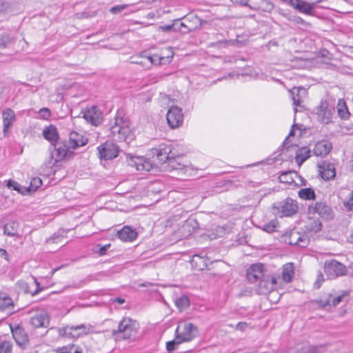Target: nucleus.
Listing matches in <instances>:
<instances>
[{
	"instance_id": "obj_12",
	"label": "nucleus",
	"mask_w": 353,
	"mask_h": 353,
	"mask_svg": "<svg viewBox=\"0 0 353 353\" xmlns=\"http://www.w3.org/2000/svg\"><path fill=\"white\" fill-rule=\"evenodd\" d=\"M172 57H159L157 55L154 56H143L141 55L137 61H132V63H134L141 66L149 68L153 64L163 65L171 61Z\"/></svg>"
},
{
	"instance_id": "obj_54",
	"label": "nucleus",
	"mask_w": 353,
	"mask_h": 353,
	"mask_svg": "<svg viewBox=\"0 0 353 353\" xmlns=\"http://www.w3.org/2000/svg\"><path fill=\"white\" fill-rule=\"evenodd\" d=\"M343 205L347 210L353 211V190L349 198L343 201Z\"/></svg>"
},
{
	"instance_id": "obj_21",
	"label": "nucleus",
	"mask_w": 353,
	"mask_h": 353,
	"mask_svg": "<svg viewBox=\"0 0 353 353\" xmlns=\"http://www.w3.org/2000/svg\"><path fill=\"white\" fill-rule=\"evenodd\" d=\"M290 92L293 101V105H294V111L296 113L298 111L297 107H303L302 103L307 95V90L303 87H294L290 90Z\"/></svg>"
},
{
	"instance_id": "obj_7",
	"label": "nucleus",
	"mask_w": 353,
	"mask_h": 353,
	"mask_svg": "<svg viewBox=\"0 0 353 353\" xmlns=\"http://www.w3.org/2000/svg\"><path fill=\"white\" fill-rule=\"evenodd\" d=\"M309 214H318L323 219L329 221L334 218V212L332 208L325 201H316L308 207Z\"/></svg>"
},
{
	"instance_id": "obj_33",
	"label": "nucleus",
	"mask_w": 353,
	"mask_h": 353,
	"mask_svg": "<svg viewBox=\"0 0 353 353\" xmlns=\"http://www.w3.org/2000/svg\"><path fill=\"white\" fill-rule=\"evenodd\" d=\"M11 307H14L12 299L5 293H0V310L3 311Z\"/></svg>"
},
{
	"instance_id": "obj_26",
	"label": "nucleus",
	"mask_w": 353,
	"mask_h": 353,
	"mask_svg": "<svg viewBox=\"0 0 353 353\" xmlns=\"http://www.w3.org/2000/svg\"><path fill=\"white\" fill-rule=\"evenodd\" d=\"M2 119L3 125V133L8 132L9 128L13 125L16 121V114L11 108H7L2 110Z\"/></svg>"
},
{
	"instance_id": "obj_49",
	"label": "nucleus",
	"mask_w": 353,
	"mask_h": 353,
	"mask_svg": "<svg viewBox=\"0 0 353 353\" xmlns=\"http://www.w3.org/2000/svg\"><path fill=\"white\" fill-rule=\"evenodd\" d=\"M182 342L179 339H176V335L175 334V339L172 341H168L166 343V350L168 352H171L176 349L177 345L181 344Z\"/></svg>"
},
{
	"instance_id": "obj_35",
	"label": "nucleus",
	"mask_w": 353,
	"mask_h": 353,
	"mask_svg": "<svg viewBox=\"0 0 353 353\" xmlns=\"http://www.w3.org/2000/svg\"><path fill=\"white\" fill-rule=\"evenodd\" d=\"M192 267H195L196 269L201 270L208 266L206 259L200 255H194L192 260L190 261Z\"/></svg>"
},
{
	"instance_id": "obj_19",
	"label": "nucleus",
	"mask_w": 353,
	"mask_h": 353,
	"mask_svg": "<svg viewBox=\"0 0 353 353\" xmlns=\"http://www.w3.org/2000/svg\"><path fill=\"white\" fill-rule=\"evenodd\" d=\"M318 168L320 175L325 181L334 179L336 170L332 163L327 160H323L318 164Z\"/></svg>"
},
{
	"instance_id": "obj_63",
	"label": "nucleus",
	"mask_w": 353,
	"mask_h": 353,
	"mask_svg": "<svg viewBox=\"0 0 353 353\" xmlns=\"http://www.w3.org/2000/svg\"><path fill=\"white\" fill-rule=\"evenodd\" d=\"M279 13L281 16H283V17H284L285 18H286L288 21H289V17H291V16H292V14H290V12H287V11H285V10H281H281H279Z\"/></svg>"
},
{
	"instance_id": "obj_37",
	"label": "nucleus",
	"mask_w": 353,
	"mask_h": 353,
	"mask_svg": "<svg viewBox=\"0 0 353 353\" xmlns=\"http://www.w3.org/2000/svg\"><path fill=\"white\" fill-rule=\"evenodd\" d=\"M299 196L305 200L315 199L316 194L311 188H301L299 191Z\"/></svg>"
},
{
	"instance_id": "obj_52",
	"label": "nucleus",
	"mask_w": 353,
	"mask_h": 353,
	"mask_svg": "<svg viewBox=\"0 0 353 353\" xmlns=\"http://www.w3.org/2000/svg\"><path fill=\"white\" fill-rule=\"evenodd\" d=\"M276 223L274 221H271L269 223H267L263 225L262 229L263 230L268 232L272 233L276 230Z\"/></svg>"
},
{
	"instance_id": "obj_1",
	"label": "nucleus",
	"mask_w": 353,
	"mask_h": 353,
	"mask_svg": "<svg viewBox=\"0 0 353 353\" xmlns=\"http://www.w3.org/2000/svg\"><path fill=\"white\" fill-rule=\"evenodd\" d=\"M152 154L153 157L156 156L159 163L165 164V168L169 171L186 172L187 166L177 161L176 159L179 157L173 152L171 144L161 143L158 148L152 149Z\"/></svg>"
},
{
	"instance_id": "obj_45",
	"label": "nucleus",
	"mask_w": 353,
	"mask_h": 353,
	"mask_svg": "<svg viewBox=\"0 0 353 353\" xmlns=\"http://www.w3.org/2000/svg\"><path fill=\"white\" fill-rule=\"evenodd\" d=\"M292 174H295V172L292 171H286L282 172L279 176V181L284 183H292L294 181V179L292 176Z\"/></svg>"
},
{
	"instance_id": "obj_8",
	"label": "nucleus",
	"mask_w": 353,
	"mask_h": 353,
	"mask_svg": "<svg viewBox=\"0 0 353 353\" xmlns=\"http://www.w3.org/2000/svg\"><path fill=\"white\" fill-rule=\"evenodd\" d=\"M285 152H292L295 154L296 162L300 167L310 157V150L307 147H299L296 144L286 146L282 149V153L279 154L283 155Z\"/></svg>"
},
{
	"instance_id": "obj_17",
	"label": "nucleus",
	"mask_w": 353,
	"mask_h": 353,
	"mask_svg": "<svg viewBox=\"0 0 353 353\" xmlns=\"http://www.w3.org/2000/svg\"><path fill=\"white\" fill-rule=\"evenodd\" d=\"M83 117L90 124L94 126L100 125L103 120V113L97 106H92L83 112Z\"/></svg>"
},
{
	"instance_id": "obj_15",
	"label": "nucleus",
	"mask_w": 353,
	"mask_h": 353,
	"mask_svg": "<svg viewBox=\"0 0 353 353\" xmlns=\"http://www.w3.org/2000/svg\"><path fill=\"white\" fill-rule=\"evenodd\" d=\"M91 326L81 324L79 325H67L63 328L61 334L72 338H79L90 333Z\"/></svg>"
},
{
	"instance_id": "obj_48",
	"label": "nucleus",
	"mask_w": 353,
	"mask_h": 353,
	"mask_svg": "<svg viewBox=\"0 0 353 353\" xmlns=\"http://www.w3.org/2000/svg\"><path fill=\"white\" fill-rule=\"evenodd\" d=\"M12 344L10 341L0 342V353H12Z\"/></svg>"
},
{
	"instance_id": "obj_40",
	"label": "nucleus",
	"mask_w": 353,
	"mask_h": 353,
	"mask_svg": "<svg viewBox=\"0 0 353 353\" xmlns=\"http://www.w3.org/2000/svg\"><path fill=\"white\" fill-rule=\"evenodd\" d=\"M338 114L342 119H347L350 115L347 107L344 101H339L338 103Z\"/></svg>"
},
{
	"instance_id": "obj_50",
	"label": "nucleus",
	"mask_w": 353,
	"mask_h": 353,
	"mask_svg": "<svg viewBox=\"0 0 353 353\" xmlns=\"http://www.w3.org/2000/svg\"><path fill=\"white\" fill-rule=\"evenodd\" d=\"M331 298L332 295L331 294H328V296L325 299L321 298L319 299L315 300V302L321 307V308H326L327 306H331Z\"/></svg>"
},
{
	"instance_id": "obj_3",
	"label": "nucleus",
	"mask_w": 353,
	"mask_h": 353,
	"mask_svg": "<svg viewBox=\"0 0 353 353\" xmlns=\"http://www.w3.org/2000/svg\"><path fill=\"white\" fill-rule=\"evenodd\" d=\"M274 213L279 217L292 216L298 212V205L296 200L288 197L272 205Z\"/></svg>"
},
{
	"instance_id": "obj_4",
	"label": "nucleus",
	"mask_w": 353,
	"mask_h": 353,
	"mask_svg": "<svg viewBox=\"0 0 353 353\" xmlns=\"http://www.w3.org/2000/svg\"><path fill=\"white\" fill-rule=\"evenodd\" d=\"M51 146L50 159L54 161L53 165L65 159H70L74 154L67 140L58 141L57 143L52 144Z\"/></svg>"
},
{
	"instance_id": "obj_41",
	"label": "nucleus",
	"mask_w": 353,
	"mask_h": 353,
	"mask_svg": "<svg viewBox=\"0 0 353 353\" xmlns=\"http://www.w3.org/2000/svg\"><path fill=\"white\" fill-rule=\"evenodd\" d=\"M176 306L180 310H183L190 306V301L187 296L182 295L175 300Z\"/></svg>"
},
{
	"instance_id": "obj_62",
	"label": "nucleus",
	"mask_w": 353,
	"mask_h": 353,
	"mask_svg": "<svg viewBox=\"0 0 353 353\" xmlns=\"http://www.w3.org/2000/svg\"><path fill=\"white\" fill-rule=\"evenodd\" d=\"M322 277H323V275L321 274L318 276L317 280L314 283V285L315 288H316V289L320 288V287H321V281H323Z\"/></svg>"
},
{
	"instance_id": "obj_46",
	"label": "nucleus",
	"mask_w": 353,
	"mask_h": 353,
	"mask_svg": "<svg viewBox=\"0 0 353 353\" xmlns=\"http://www.w3.org/2000/svg\"><path fill=\"white\" fill-rule=\"evenodd\" d=\"M111 244L108 243L104 245H101V244H97L93 249L94 253L98 254L99 256H104L106 254L108 250L110 248Z\"/></svg>"
},
{
	"instance_id": "obj_25",
	"label": "nucleus",
	"mask_w": 353,
	"mask_h": 353,
	"mask_svg": "<svg viewBox=\"0 0 353 353\" xmlns=\"http://www.w3.org/2000/svg\"><path fill=\"white\" fill-rule=\"evenodd\" d=\"M248 3L247 7L251 9L267 12H270L274 8L273 3L270 0H248Z\"/></svg>"
},
{
	"instance_id": "obj_34",
	"label": "nucleus",
	"mask_w": 353,
	"mask_h": 353,
	"mask_svg": "<svg viewBox=\"0 0 353 353\" xmlns=\"http://www.w3.org/2000/svg\"><path fill=\"white\" fill-rule=\"evenodd\" d=\"M7 187L12 190L17 191L18 193H20L23 195L26 194L28 193V188H26V187H23L18 182L13 179H9L7 181Z\"/></svg>"
},
{
	"instance_id": "obj_13",
	"label": "nucleus",
	"mask_w": 353,
	"mask_h": 353,
	"mask_svg": "<svg viewBox=\"0 0 353 353\" xmlns=\"http://www.w3.org/2000/svg\"><path fill=\"white\" fill-rule=\"evenodd\" d=\"M133 325L130 318H123L119 323L118 329L112 331V336L120 335L123 339H128L133 332Z\"/></svg>"
},
{
	"instance_id": "obj_5",
	"label": "nucleus",
	"mask_w": 353,
	"mask_h": 353,
	"mask_svg": "<svg viewBox=\"0 0 353 353\" xmlns=\"http://www.w3.org/2000/svg\"><path fill=\"white\" fill-rule=\"evenodd\" d=\"M175 334L182 343L188 342L198 335V328L192 323H183L177 326Z\"/></svg>"
},
{
	"instance_id": "obj_39",
	"label": "nucleus",
	"mask_w": 353,
	"mask_h": 353,
	"mask_svg": "<svg viewBox=\"0 0 353 353\" xmlns=\"http://www.w3.org/2000/svg\"><path fill=\"white\" fill-rule=\"evenodd\" d=\"M57 352L58 353H83L81 347L74 344L59 347Z\"/></svg>"
},
{
	"instance_id": "obj_55",
	"label": "nucleus",
	"mask_w": 353,
	"mask_h": 353,
	"mask_svg": "<svg viewBox=\"0 0 353 353\" xmlns=\"http://www.w3.org/2000/svg\"><path fill=\"white\" fill-rule=\"evenodd\" d=\"M322 229V223L319 221H314L312 223L310 230L315 232L321 231Z\"/></svg>"
},
{
	"instance_id": "obj_60",
	"label": "nucleus",
	"mask_w": 353,
	"mask_h": 353,
	"mask_svg": "<svg viewBox=\"0 0 353 353\" xmlns=\"http://www.w3.org/2000/svg\"><path fill=\"white\" fill-rule=\"evenodd\" d=\"M0 256L3 257L5 260H6L8 262L10 261L9 255L6 250L0 248Z\"/></svg>"
},
{
	"instance_id": "obj_11",
	"label": "nucleus",
	"mask_w": 353,
	"mask_h": 353,
	"mask_svg": "<svg viewBox=\"0 0 353 353\" xmlns=\"http://www.w3.org/2000/svg\"><path fill=\"white\" fill-rule=\"evenodd\" d=\"M99 157L101 159L110 160L116 158L119 154V147L112 141H105L97 148Z\"/></svg>"
},
{
	"instance_id": "obj_42",
	"label": "nucleus",
	"mask_w": 353,
	"mask_h": 353,
	"mask_svg": "<svg viewBox=\"0 0 353 353\" xmlns=\"http://www.w3.org/2000/svg\"><path fill=\"white\" fill-rule=\"evenodd\" d=\"M65 236L64 230H59L54 232L50 237L46 239V243H57L61 241V239Z\"/></svg>"
},
{
	"instance_id": "obj_23",
	"label": "nucleus",
	"mask_w": 353,
	"mask_h": 353,
	"mask_svg": "<svg viewBox=\"0 0 353 353\" xmlns=\"http://www.w3.org/2000/svg\"><path fill=\"white\" fill-rule=\"evenodd\" d=\"M30 323L34 327H47L50 324V317L47 312L42 310L37 312L30 319Z\"/></svg>"
},
{
	"instance_id": "obj_57",
	"label": "nucleus",
	"mask_w": 353,
	"mask_h": 353,
	"mask_svg": "<svg viewBox=\"0 0 353 353\" xmlns=\"http://www.w3.org/2000/svg\"><path fill=\"white\" fill-rule=\"evenodd\" d=\"M229 43H230V41H228L227 39H224V40H221V41H219L214 42L212 45L214 47H216V48H221L227 47L229 45Z\"/></svg>"
},
{
	"instance_id": "obj_51",
	"label": "nucleus",
	"mask_w": 353,
	"mask_h": 353,
	"mask_svg": "<svg viewBox=\"0 0 353 353\" xmlns=\"http://www.w3.org/2000/svg\"><path fill=\"white\" fill-rule=\"evenodd\" d=\"M289 21L294 22L296 24H301L305 28L310 26V23L305 21L303 18H301L299 16L292 15L291 17H289Z\"/></svg>"
},
{
	"instance_id": "obj_20",
	"label": "nucleus",
	"mask_w": 353,
	"mask_h": 353,
	"mask_svg": "<svg viewBox=\"0 0 353 353\" xmlns=\"http://www.w3.org/2000/svg\"><path fill=\"white\" fill-rule=\"evenodd\" d=\"M264 276L263 265L261 263L253 264L247 270V279L252 283L258 282Z\"/></svg>"
},
{
	"instance_id": "obj_53",
	"label": "nucleus",
	"mask_w": 353,
	"mask_h": 353,
	"mask_svg": "<svg viewBox=\"0 0 353 353\" xmlns=\"http://www.w3.org/2000/svg\"><path fill=\"white\" fill-rule=\"evenodd\" d=\"M39 117L42 119H48L51 116V111L48 108H42L39 111Z\"/></svg>"
},
{
	"instance_id": "obj_29",
	"label": "nucleus",
	"mask_w": 353,
	"mask_h": 353,
	"mask_svg": "<svg viewBox=\"0 0 353 353\" xmlns=\"http://www.w3.org/2000/svg\"><path fill=\"white\" fill-rule=\"evenodd\" d=\"M43 136L51 145L57 143L59 139L58 130L54 125L46 127L43 130Z\"/></svg>"
},
{
	"instance_id": "obj_47",
	"label": "nucleus",
	"mask_w": 353,
	"mask_h": 353,
	"mask_svg": "<svg viewBox=\"0 0 353 353\" xmlns=\"http://www.w3.org/2000/svg\"><path fill=\"white\" fill-rule=\"evenodd\" d=\"M42 185L41 179L39 177L32 179L28 188V192L30 191H36Z\"/></svg>"
},
{
	"instance_id": "obj_59",
	"label": "nucleus",
	"mask_w": 353,
	"mask_h": 353,
	"mask_svg": "<svg viewBox=\"0 0 353 353\" xmlns=\"http://www.w3.org/2000/svg\"><path fill=\"white\" fill-rule=\"evenodd\" d=\"M295 128L298 129L299 128H298L297 124L294 123V124L292 125V128H291V130H290V133H289L288 136L285 138V141H283V144L281 145V148H283V149L286 148L285 145V144H286V141H288V139L289 137H293V136H294V129H295Z\"/></svg>"
},
{
	"instance_id": "obj_36",
	"label": "nucleus",
	"mask_w": 353,
	"mask_h": 353,
	"mask_svg": "<svg viewBox=\"0 0 353 353\" xmlns=\"http://www.w3.org/2000/svg\"><path fill=\"white\" fill-rule=\"evenodd\" d=\"M14 37L10 34L3 33L0 36V50L9 48L14 43Z\"/></svg>"
},
{
	"instance_id": "obj_64",
	"label": "nucleus",
	"mask_w": 353,
	"mask_h": 353,
	"mask_svg": "<svg viewBox=\"0 0 353 353\" xmlns=\"http://www.w3.org/2000/svg\"><path fill=\"white\" fill-rule=\"evenodd\" d=\"M266 277L268 279H270L271 282H272V290L274 289V285L276 284V278L272 276H270V275H268V274H265Z\"/></svg>"
},
{
	"instance_id": "obj_31",
	"label": "nucleus",
	"mask_w": 353,
	"mask_h": 353,
	"mask_svg": "<svg viewBox=\"0 0 353 353\" xmlns=\"http://www.w3.org/2000/svg\"><path fill=\"white\" fill-rule=\"evenodd\" d=\"M19 223L15 221H10L3 226L4 234L10 236L18 235Z\"/></svg>"
},
{
	"instance_id": "obj_14",
	"label": "nucleus",
	"mask_w": 353,
	"mask_h": 353,
	"mask_svg": "<svg viewBox=\"0 0 353 353\" xmlns=\"http://www.w3.org/2000/svg\"><path fill=\"white\" fill-rule=\"evenodd\" d=\"M126 162L129 166L136 168L137 170L149 171L152 168V163L143 157L126 154Z\"/></svg>"
},
{
	"instance_id": "obj_43",
	"label": "nucleus",
	"mask_w": 353,
	"mask_h": 353,
	"mask_svg": "<svg viewBox=\"0 0 353 353\" xmlns=\"http://www.w3.org/2000/svg\"><path fill=\"white\" fill-rule=\"evenodd\" d=\"M325 350L324 345L312 346L310 348H302L296 352V353H323Z\"/></svg>"
},
{
	"instance_id": "obj_24",
	"label": "nucleus",
	"mask_w": 353,
	"mask_h": 353,
	"mask_svg": "<svg viewBox=\"0 0 353 353\" xmlns=\"http://www.w3.org/2000/svg\"><path fill=\"white\" fill-rule=\"evenodd\" d=\"M88 139L75 131L71 132L69 134V139L67 140L68 145L72 150L77 149L79 147L84 146L88 143Z\"/></svg>"
},
{
	"instance_id": "obj_2",
	"label": "nucleus",
	"mask_w": 353,
	"mask_h": 353,
	"mask_svg": "<svg viewBox=\"0 0 353 353\" xmlns=\"http://www.w3.org/2000/svg\"><path fill=\"white\" fill-rule=\"evenodd\" d=\"M110 136L117 141H126L132 136L128 119L117 114L114 123L110 128Z\"/></svg>"
},
{
	"instance_id": "obj_22",
	"label": "nucleus",
	"mask_w": 353,
	"mask_h": 353,
	"mask_svg": "<svg viewBox=\"0 0 353 353\" xmlns=\"http://www.w3.org/2000/svg\"><path fill=\"white\" fill-rule=\"evenodd\" d=\"M117 236L123 242H132L137 238L138 232L135 228L129 225H124L117 231Z\"/></svg>"
},
{
	"instance_id": "obj_44",
	"label": "nucleus",
	"mask_w": 353,
	"mask_h": 353,
	"mask_svg": "<svg viewBox=\"0 0 353 353\" xmlns=\"http://www.w3.org/2000/svg\"><path fill=\"white\" fill-rule=\"evenodd\" d=\"M350 292L347 290L343 291L341 295H339L331 299V306L336 307L342 301H347Z\"/></svg>"
},
{
	"instance_id": "obj_27",
	"label": "nucleus",
	"mask_w": 353,
	"mask_h": 353,
	"mask_svg": "<svg viewBox=\"0 0 353 353\" xmlns=\"http://www.w3.org/2000/svg\"><path fill=\"white\" fill-rule=\"evenodd\" d=\"M190 16L183 18L184 21H181V19H177L174 20L175 32H180L182 34H188L192 32L194 27L190 26Z\"/></svg>"
},
{
	"instance_id": "obj_58",
	"label": "nucleus",
	"mask_w": 353,
	"mask_h": 353,
	"mask_svg": "<svg viewBox=\"0 0 353 353\" xmlns=\"http://www.w3.org/2000/svg\"><path fill=\"white\" fill-rule=\"evenodd\" d=\"M126 8V6L125 5H118L112 7L110 9V12L112 14H118L121 12H122L125 8Z\"/></svg>"
},
{
	"instance_id": "obj_30",
	"label": "nucleus",
	"mask_w": 353,
	"mask_h": 353,
	"mask_svg": "<svg viewBox=\"0 0 353 353\" xmlns=\"http://www.w3.org/2000/svg\"><path fill=\"white\" fill-rule=\"evenodd\" d=\"M256 292L259 294H267L272 290V282L265 275L259 281Z\"/></svg>"
},
{
	"instance_id": "obj_16",
	"label": "nucleus",
	"mask_w": 353,
	"mask_h": 353,
	"mask_svg": "<svg viewBox=\"0 0 353 353\" xmlns=\"http://www.w3.org/2000/svg\"><path fill=\"white\" fill-rule=\"evenodd\" d=\"M166 118L171 128L179 127L183 121L182 110L176 106H172L167 112Z\"/></svg>"
},
{
	"instance_id": "obj_28",
	"label": "nucleus",
	"mask_w": 353,
	"mask_h": 353,
	"mask_svg": "<svg viewBox=\"0 0 353 353\" xmlns=\"http://www.w3.org/2000/svg\"><path fill=\"white\" fill-rule=\"evenodd\" d=\"M332 149V143L326 140L317 142L314 148L313 153L316 157H325L328 154Z\"/></svg>"
},
{
	"instance_id": "obj_32",
	"label": "nucleus",
	"mask_w": 353,
	"mask_h": 353,
	"mask_svg": "<svg viewBox=\"0 0 353 353\" xmlns=\"http://www.w3.org/2000/svg\"><path fill=\"white\" fill-rule=\"evenodd\" d=\"M294 265L292 263H286L283 265L282 276L284 281L291 282L294 276Z\"/></svg>"
},
{
	"instance_id": "obj_61",
	"label": "nucleus",
	"mask_w": 353,
	"mask_h": 353,
	"mask_svg": "<svg viewBox=\"0 0 353 353\" xmlns=\"http://www.w3.org/2000/svg\"><path fill=\"white\" fill-rule=\"evenodd\" d=\"M231 1L243 6H248V0H231Z\"/></svg>"
},
{
	"instance_id": "obj_9",
	"label": "nucleus",
	"mask_w": 353,
	"mask_h": 353,
	"mask_svg": "<svg viewBox=\"0 0 353 353\" xmlns=\"http://www.w3.org/2000/svg\"><path fill=\"white\" fill-rule=\"evenodd\" d=\"M334 111V108L329 105L327 101H321L320 104L315 108L317 119L325 124L331 122L332 114Z\"/></svg>"
},
{
	"instance_id": "obj_10",
	"label": "nucleus",
	"mask_w": 353,
	"mask_h": 353,
	"mask_svg": "<svg viewBox=\"0 0 353 353\" xmlns=\"http://www.w3.org/2000/svg\"><path fill=\"white\" fill-rule=\"evenodd\" d=\"M12 336L16 343L22 349H28L30 344L28 335L24 328L19 325H10Z\"/></svg>"
},
{
	"instance_id": "obj_56",
	"label": "nucleus",
	"mask_w": 353,
	"mask_h": 353,
	"mask_svg": "<svg viewBox=\"0 0 353 353\" xmlns=\"http://www.w3.org/2000/svg\"><path fill=\"white\" fill-rule=\"evenodd\" d=\"M159 29L163 32H175L174 21L170 24L163 25L159 26Z\"/></svg>"
},
{
	"instance_id": "obj_18",
	"label": "nucleus",
	"mask_w": 353,
	"mask_h": 353,
	"mask_svg": "<svg viewBox=\"0 0 353 353\" xmlns=\"http://www.w3.org/2000/svg\"><path fill=\"white\" fill-rule=\"evenodd\" d=\"M285 241L290 245L300 248H306L310 242V239L305 234H301L296 231H291L288 236H285Z\"/></svg>"
},
{
	"instance_id": "obj_38",
	"label": "nucleus",
	"mask_w": 353,
	"mask_h": 353,
	"mask_svg": "<svg viewBox=\"0 0 353 353\" xmlns=\"http://www.w3.org/2000/svg\"><path fill=\"white\" fill-rule=\"evenodd\" d=\"M57 352L58 353H83L81 347L74 344L59 347Z\"/></svg>"
},
{
	"instance_id": "obj_6",
	"label": "nucleus",
	"mask_w": 353,
	"mask_h": 353,
	"mask_svg": "<svg viewBox=\"0 0 353 353\" xmlns=\"http://www.w3.org/2000/svg\"><path fill=\"white\" fill-rule=\"evenodd\" d=\"M325 273L328 279H334L347 274L346 267L335 259L326 261L324 264Z\"/></svg>"
}]
</instances>
